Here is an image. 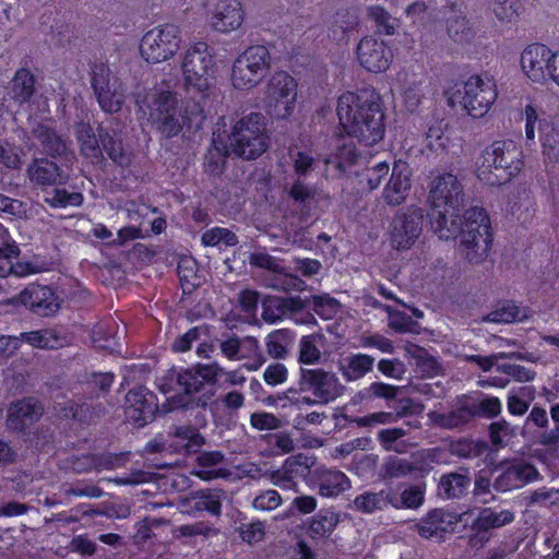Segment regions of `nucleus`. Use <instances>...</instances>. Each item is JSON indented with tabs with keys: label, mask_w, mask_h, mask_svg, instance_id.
Listing matches in <instances>:
<instances>
[{
	"label": "nucleus",
	"mask_w": 559,
	"mask_h": 559,
	"mask_svg": "<svg viewBox=\"0 0 559 559\" xmlns=\"http://www.w3.org/2000/svg\"><path fill=\"white\" fill-rule=\"evenodd\" d=\"M201 243L204 247H216L221 243L227 247H234L238 243V237L227 228L213 227L202 234Z\"/></svg>",
	"instance_id": "49530a36"
},
{
	"label": "nucleus",
	"mask_w": 559,
	"mask_h": 559,
	"mask_svg": "<svg viewBox=\"0 0 559 559\" xmlns=\"http://www.w3.org/2000/svg\"><path fill=\"white\" fill-rule=\"evenodd\" d=\"M300 385L311 391L314 400L301 396L300 392L297 390L289 389L282 395H278L276 400L269 397L267 403L270 405H278V402L284 401L280 404L282 407H286L287 403L297 405L298 407H300L301 404H328L335 401L344 393L345 386L340 382L338 378L330 371H325L322 368H300Z\"/></svg>",
	"instance_id": "0eeeda50"
},
{
	"label": "nucleus",
	"mask_w": 559,
	"mask_h": 559,
	"mask_svg": "<svg viewBox=\"0 0 559 559\" xmlns=\"http://www.w3.org/2000/svg\"><path fill=\"white\" fill-rule=\"evenodd\" d=\"M27 177L34 186L40 189L64 186L70 179L68 170L48 157L33 158L27 166Z\"/></svg>",
	"instance_id": "5701e85b"
},
{
	"label": "nucleus",
	"mask_w": 559,
	"mask_h": 559,
	"mask_svg": "<svg viewBox=\"0 0 559 559\" xmlns=\"http://www.w3.org/2000/svg\"><path fill=\"white\" fill-rule=\"evenodd\" d=\"M461 249L472 264L481 263L488 255L493 234L490 217L480 206H473L463 214L460 227Z\"/></svg>",
	"instance_id": "6e6552de"
},
{
	"label": "nucleus",
	"mask_w": 559,
	"mask_h": 559,
	"mask_svg": "<svg viewBox=\"0 0 559 559\" xmlns=\"http://www.w3.org/2000/svg\"><path fill=\"white\" fill-rule=\"evenodd\" d=\"M271 53L264 45L247 47L233 62L230 81L235 88L248 91L259 85L271 68Z\"/></svg>",
	"instance_id": "9b49d317"
},
{
	"label": "nucleus",
	"mask_w": 559,
	"mask_h": 559,
	"mask_svg": "<svg viewBox=\"0 0 559 559\" xmlns=\"http://www.w3.org/2000/svg\"><path fill=\"white\" fill-rule=\"evenodd\" d=\"M76 139L81 153L86 157H98L102 155L100 141L90 124H81L76 131Z\"/></svg>",
	"instance_id": "37998d69"
},
{
	"label": "nucleus",
	"mask_w": 559,
	"mask_h": 559,
	"mask_svg": "<svg viewBox=\"0 0 559 559\" xmlns=\"http://www.w3.org/2000/svg\"><path fill=\"white\" fill-rule=\"evenodd\" d=\"M281 495L274 489L260 491L253 499L252 506L259 511H273L282 504Z\"/></svg>",
	"instance_id": "bf43d9fd"
},
{
	"label": "nucleus",
	"mask_w": 559,
	"mask_h": 559,
	"mask_svg": "<svg viewBox=\"0 0 559 559\" xmlns=\"http://www.w3.org/2000/svg\"><path fill=\"white\" fill-rule=\"evenodd\" d=\"M373 362L374 359L371 356L359 353L341 360L340 371L347 382L356 381L371 370Z\"/></svg>",
	"instance_id": "4c0bfd02"
},
{
	"label": "nucleus",
	"mask_w": 559,
	"mask_h": 559,
	"mask_svg": "<svg viewBox=\"0 0 559 559\" xmlns=\"http://www.w3.org/2000/svg\"><path fill=\"white\" fill-rule=\"evenodd\" d=\"M175 437L181 443L186 453H197L204 444V437L197 428L191 426L177 427Z\"/></svg>",
	"instance_id": "de8ad7c7"
},
{
	"label": "nucleus",
	"mask_w": 559,
	"mask_h": 559,
	"mask_svg": "<svg viewBox=\"0 0 559 559\" xmlns=\"http://www.w3.org/2000/svg\"><path fill=\"white\" fill-rule=\"evenodd\" d=\"M259 301L260 294L254 289L246 288L239 293V308L247 317H255Z\"/></svg>",
	"instance_id": "69168bd1"
},
{
	"label": "nucleus",
	"mask_w": 559,
	"mask_h": 559,
	"mask_svg": "<svg viewBox=\"0 0 559 559\" xmlns=\"http://www.w3.org/2000/svg\"><path fill=\"white\" fill-rule=\"evenodd\" d=\"M426 483L411 485L401 493V503L405 509H418L425 502Z\"/></svg>",
	"instance_id": "603ef678"
},
{
	"label": "nucleus",
	"mask_w": 559,
	"mask_h": 559,
	"mask_svg": "<svg viewBox=\"0 0 559 559\" xmlns=\"http://www.w3.org/2000/svg\"><path fill=\"white\" fill-rule=\"evenodd\" d=\"M225 492L219 488H207L193 491L185 502L192 513H207L219 516Z\"/></svg>",
	"instance_id": "2f4dec72"
},
{
	"label": "nucleus",
	"mask_w": 559,
	"mask_h": 559,
	"mask_svg": "<svg viewBox=\"0 0 559 559\" xmlns=\"http://www.w3.org/2000/svg\"><path fill=\"white\" fill-rule=\"evenodd\" d=\"M311 310L322 320L334 319L341 310V302L330 294L312 295Z\"/></svg>",
	"instance_id": "79ce46f5"
},
{
	"label": "nucleus",
	"mask_w": 559,
	"mask_h": 559,
	"mask_svg": "<svg viewBox=\"0 0 559 559\" xmlns=\"http://www.w3.org/2000/svg\"><path fill=\"white\" fill-rule=\"evenodd\" d=\"M44 414L43 404L34 396H25L12 402L8 407L7 427L17 433L25 432Z\"/></svg>",
	"instance_id": "412c9836"
},
{
	"label": "nucleus",
	"mask_w": 559,
	"mask_h": 559,
	"mask_svg": "<svg viewBox=\"0 0 559 559\" xmlns=\"http://www.w3.org/2000/svg\"><path fill=\"white\" fill-rule=\"evenodd\" d=\"M416 531L425 539L443 542L454 531V512L432 509L416 524Z\"/></svg>",
	"instance_id": "393cba45"
},
{
	"label": "nucleus",
	"mask_w": 559,
	"mask_h": 559,
	"mask_svg": "<svg viewBox=\"0 0 559 559\" xmlns=\"http://www.w3.org/2000/svg\"><path fill=\"white\" fill-rule=\"evenodd\" d=\"M514 521V513L510 510L496 511L491 508L481 510L478 516L473 521V531L476 532L471 537L469 544L473 547L483 546L488 540L487 532L490 528H499Z\"/></svg>",
	"instance_id": "cd10ccee"
},
{
	"label": "nucleus",
	"mask_w": 559,
	"mask_h": 559,
	"mask_svg": "<svg viewBox=\"0 0 559 559\" xmlns=\"http://www.w3.org/2000/svg\"><path fill=\"white\" fill-rule=\"evenodd\" d=\"M267 98L270 114L276 119L288 118L294 109L297 98V82L285 71L275 72L267 84Z\"/></svg>",
	"instance_id": "4468645a"
},
{
	"label": "nucleus",
	"mask_w": 559,
	"mask_h": 559,
	"mask_svg": "<svg viewBox=\"0 0 559 559\" xmlns=\"http://www.w3.org/2000/svg\"><path fill=\"white\" fill-rule=\"evenodd\" d=\"M115 374L111 372H92L79 380L78 386L72 391L73 397L64 403H58L55 409L58 416L71 420L80 427H87L96 423L105 412L100 397H105L114 383Z\"/></svg>",
	"instance_id": "7ed1b4c3"
},
{
	"label": "nucleus",
	"mask_w": 559,
	"mask_h": 559,
	"mask_svg": "<svg viewBox=\"0 0 559 559\" xmlns=\"http://www.w3.org/2000/svg\"><path fill=\"white\" fill-rule=\"evenodd\" d=\"M123 453H82L72 455L67 460V468L76 474L90 473L92 471H111L124 464Z\"/></svg>",
	"instance_id": "b1692460"
},
{
	"label": "nucleus",
	"mask_w": 559,
	"mask_h": 559,
	"mask_svg": "<svg viewBox=\"0 0 559 559\" xmlns=\"http://www.w3.org/2000/svg\"><path fill=\"white\" fill-rule=\"evenodd\" d=\"M12 343H7L11 349H17L20 342L31 345L34 349H61L68 346L66 336H61L56 329H44L31 332H22L20 337H12Z\"/></svg>",
	"instance_id": "7c9ffc66"
},
{
	"label": "nucleus",
	"mask_w": 559,
	"mask_h": 559,
	"mask_svg": "<svg viewBox=\"0 0 559 559\" xmlns=\"http://www.w3.org/2000/svg\"><path fill=\"white\" fill-rule=\"evenodd\" d=\"M245 19L242 4L238 0H218L211 15L213 29L229 33L238 29Z\"/></svg>",
	"instance_id": "c85d7f7f"
},
{
	"label": "nucleus",
	"mask_w": 559,
	"mask_h": 559,
	"mask_svg": "<svg viewBox=\"0 0 559 559\" xmlns=\"http://www.w3.org/2000/svg\"><path fill=\"white\" fill-rule=\"evenodd\" d=\"M296 334L289 329L271 332L266 336V349H289L294 346Z\"/></svg>",
	"instance_id": "6e6d98bb"
},
{
	"label": "nucleus",
	"mask_w": 559,
	"mask_h": 559,
	"mask_svg": "<svg viewBox=\"0 0 559 559\" xmlns=\"http://www.w3.org/2000/svg\"><path fill=\"white\" fill-rule=\"evenodd\" d=\"M411 357L416 359V366L423 377L433 378L439 374L441 366L439 361L428 356L429 352H407Z\"/></svg>",
	"instance_id": "864d4df0"
},
{
	"label": "nucleus",
	"mask_w": 559,
	"mask_h": 559,
	"mask_svg": "<svg viewBox=\"0 0 559 559\" xmlns=\"http://www.w3.org/2000/svg\"><path fill=\"white\" fill-rule=\"evenodd\" d=\"M520 8V0H497L493 12L498 20L511 22L519 16Z\"/></svg>",
	"instance_id": "338daca9"
},
{
	"label": "nucleus",
	"mask_w": 559,
	"mask_h": 559,
	"mask_svg": "<svg viewBox=\"0 0 559 559\" xmlns=\"http://www.w3.org/2000/svg\"><path fill=\"white\" fill-rule=\"evenodd\" d=\"M32 133L38 141L41 152L47 157L58 159L67 154L68 146L66 141L51 126L39 122L33 128Z\"/></svg>",
	"instance_id": "473e14b6"
},
{
	"label": "nucleus",
	"mask_w": 559,
	"mask_h": 559,
	"mask_svg": "<svg viewBox=\"0 0 559 559\" xmlns=\"http://www.w3.org/2000/svg\"><path fill=\"white\" fill-rule=\"evenodd\" d=\"M528 318L527 309L519 306L513 300H504L489 312L485 320L493 323H512Z\"/></svg>",
	"instance_id": "58836bf2"
},
{
	"label": "nucleus",
	"mask_w": 559,
	"mask_h": 559,
	"mask_svg": "<svg viewBox=\"0 0 559 559\" xmlns=\"http://www.w3.org/2000/svg\"><path fill=\"white\" fill-rule=\"evenodd\" d=\"M407 435V430L401 427L385 428L378 432L377 439L386 451H400L395 443Z\"/></svg>",
	"instance_id": "e2e57ef3"
},
{
	"label": "nucleus",
	"mask_w": 559,
	"mask_h": 559,
	"mask_svg": "<svg viewBox=\"0 0 559 559\" xmlns=\"http://www.w3.org/2000/svg\"><path fill=\"white\" fill-rule=\"evenodd\" d=\"M177 274L185 294L192 293L200 285L194 259H180L177 265Z\"/></svg>",
	"instance_id": "a19ab883"
},
{
	"label": "nucleus",
	"mask_w": 559,
	"mask_h": 559,
	"mask_svg": "<svg viewBox=\"0 0 559 559\" xmlns=\"http://www.w3.org/2000/svg\"><path fill=\"white\" fill-rule=\"evenodd\" d=\"M538 121L539 138L543 154L550 162L559 163V120L548 117L538 120V115L533 105L525 106V136L526 140L535 139V123Z\"/></svg>",
	"instance_id": "2eb2a0df"
},
{
	"label": "nucleus",
	"mask_w": 559,
	"mask_h": 559,
	"mask_svg": "<svg viewBox=\"0 0 559 559\" xmlns=\"http://www.w3.org/2000/svg\"><path fill=\"white\" fill-rule=\"evenodd\" d=\"M11 97L19 106L29 104L36 94V76L27 68H19L12 80Z\"/></svg>",
	"instance_id": "f704fd0d"
},
{
	"label": "nucleus",
	"mask_w": 559,
	"mask_h": 559,
	"mask_svg": "<svg viewBox=\"0 0 559 559\" xmlns=\"http://www.w3.org/2000/svg\"><path fill=\"white\" fill-rule=\"evenodd\" d=\"M99 107L109 114L118 112L123 104L122 94L118 93L117 87L110 90H93Z\"/></svg>",
	"instance_id": "8fccbe9b"
},
{
	"label": "nucleus",
	"mask_w": 559,
	"mask_h": 559,
	"mask_svg": "<svg viewBox=\"0 0 559 559\" xmlns=\"http://www.w3.org/2000/svg\"><path fill=\"white\" fill-rule=\"evenodd\" d=\"M98 136L102 152L104 151L108 158L121 167L129 166L130 156L124 152L120 140H117L108 130L102 127L98 128Z\"/></svg>",
	"instance_id": "ea45409f"
},
{
	"label": "nucleus",
	"mask_w": 559,
	"mask_h": 559,
	"mask_svg": "<svg viewBox=\"0 0 559 559\" xmlns=\"http://www.w3.org/2000/svg\"><path fill=\"white\" fill-rule=\"evenodd\" d=\"M336 115L344 132L364 146H373L385 134V111L374 88L346 91L337 97Z\"/></svg>",
	"instance_id": "f03ea898"
},
{
	"label": "nucleus",
	"mask_w": 559,
	"mask_h": 559,
	"mask_svg": "<svg viewBox=\"0 0 559 559\" xmlns=\"http://www.w3.org/2000/svg\"><path fill=\"white\" fill-rule=\"evenodd\" d=\"M416 413V405L411 399L400 401L395 412H374L365 416H349L341 414L335 416V425L340 427H372L396 423L399 419Z\"/></svg>",
	"instance_id": "6ab92c4d"
},
{
	"label": "nucleus",
	"mask_w": 559,
	"mask_h": 559,
	"mask_svg": "<svg viewBox=\"0 0 559 559\" xmlns=\"http://www.w3.org/2000/svg\"><path fill=\"white\" fill-rule=\"evenodd\" d=\"M461 104L473 118L484 117L497 99L498 92L492 79L474 74L464 82Z\"/></svg>",
	"instance_id": "ddd939ff"
},
{
	"label": "nucleus",
	"mask_w": 559,
	"mask_h": 559,
	"mask_svg": "<svg viewBox=\"0 0 559 559\" xmlns=\"http://www.w3.org/2000/svg\"><path fill=\"white\" fill-rule=\"evenodd\" d=\"M378 369L383 376L396 380L403 379L405 372L407 371L405 364L396 358L380 359L378 362Z\"/></svg>",
	"instance_id": "774afa93"
},
{
	"label": "nucleus",
	"mask_w": 559,
	"mask_h": 559,
	"mask_svg": "<svg viewBox=\"0 0 559 559\" xmlns=\"http://www.w3.org/2000/svg\"><path fill=\"white\" fill-rule=\"evenodd\" d=\"M84 201L81 192H69L66 189L56 188L51 198L46 202L55 209H66L68 206H81Z\"/></svg>",
	"instance_id": "09e8293b"
},
{
	"label": "nucleus",
	"mask_w": 559,
	"mask_h": 559,
	"mask_svg": "<svg viewBox=\"0 0 559 559\" xmlns=\"http://www.w3.org/2000/svg\"><path fill=\"white\" fill-rule=\"evenodd\" d=\"M212 144L222 160L230 154L248 160L260 157L269 146L264 117L260 112L242 117L234 124L228 143L213 138Z\"/></svg>",
	"instance_id": "39448f33"
},
{
	"label": "nucleus",
	"mask_w": 559,
	"mask_h": 559,
	"mask_svg": "<svg viewBox=\"0 0 559 559\" xmlns=\"http://www.w3.org/2000/svg\"><path fill=\"white\" fill-rule=\"evenodd\" d=\"M180 29L177 25L166 23L147 31L140 41L141 57L150 63H159L170 59L179 49Z\"/></svg>",
	"instance_id": "f8f14e48"
},
{
	"label": "nucleus",
	"mask_w": 559,
	"mask_h": 559,
	"mask_svg": "<svg viewBox=\"0 0 559 559\" xmlns=\"http://www.w3.org/2000/svg\"><path fill=\"white\" fill-rule=\"evenodd\" d=\"M528 506L540 504V506H552L559 503V489L540 487L532 490L525 497Z\"/></svg>",
	"instance_id": "4d7b16f0"
},
{
	"label": "nucleus",
	"mask_w": 559,
	"mask_h": 559,
	"mask_svg": "<svg viewBox=\"0 0 559 559\" xmlns=\"http://www.w3.org/2000/svg\"><path fill=\"white\" fill-rule=\"evenodd\" d=\"M150 117L156 129L166 138L177 136L183 128L199 130L205 120L200 103H187L179 108L177 94L170 91L154 94L150 105Z\"/></svg>",
	"instance_id": "20e7f679"
},
{
	"label": "nucleus",
	"mask_w": 559,
	"mask_h": 559,
	"mask_svg": "<svg viewBox=\"0 0 559 559\" xmlns=\"http://www.w3.org/2000/svg\"><path fill=\"white\" fill-rule=\"evenodd\" d=\"M390 173V165L386 162L377 163L374 166L369 167L365 171V180L367 181L369 190L378 189Z\"/></svg>",
	"instance_id": "680f3d73"
},
{
	"label": "nucleus",
	"mask_w": 559,
	"mask_h": 559,
	"mask_svg": "<svg viewBox=\"0 0 559 559\" xmlns=\"http://www.w3.org/2000/svg\"><path fill=\"white\" fill-rule=\"evenodd\" d=\"M431 471V466L425 462L412 463L397 456L388 457L379 469V476L383 480L414 475V478L424 479Z\"/></svg>",
	"instance_id": "c756f323"
},
{
	"label": "nucleus",
	"mask_w": 559,
	"mask_h": 559,
	"mask_svg": "<svg viewBox=\"0 0 559 559\" xmlns=\"http://www.w3.org/2000/svg\"><path fill=\"white\" fill-rule=\"evenodd\" d=\"M216 371L211 366H198L194 370H185L177 377L182 394L171 396L159 409L155 393L145 386L131 389L126 395L124 414L129 421L142 428L152 423L158 413L174 409L206 408L215 394Z\"/></svg>",
	"instance_id": "f257e3e1"
},
{
	"label": "nucleus",
	"mask_w": 559,
	"mask_h": 559,
	"mask_svg": "<svg viewBox=\"0 0 559 559\" xmlns=\"http://www.w3.org/2000/svg\"><path fill=\"white\" fill-rule=\"evenodd\" d=\"M338 524V515L331 510H320L309 525L313 537L329 536Z\"/></svg>",
	"instance_id": "c03bdc74"
},
{
	"label": "nucleus",
	"mask_w": 559,
	"mask_h": 559,
	"mask_svg": "<svg viewBox=\"0 0 559 559\" xmlns=\"http://www.w3.org/2000/svg\"><path fill=\"white\" fill-rule=\"evenodd\" d=\"M411 177L408 164L401 159L395 160L382 192V199L388 205L397 206L405 202L412 187Z\"/></svg>",
	"instance_id": "a878e982"
},
{
	"label": "nucleus",
	"mask_w": 559,
	"mask_h": 559,
	"mask_svg": "<svg viewBox=\"0 0 559 559\" xmlns=\"http://www.w3.org/2000/svg\"><path fill=\"white\" fill-rule=\"evenodd\" d=\"M223 460L224 454L218 450L201 452L197 457L199 469L194 472V475L202 480H212L226 476L224 468H215Z\"/></svg>",
	"instance_id": "e433bc0d"
},
{
	"label": "nucleus",
	"mask_w": 559,
	"mask_h": 559,
	"mask_svg": "<svg viewBox=\"0 0 559 559\" xmlns=\"http://www.w3.org/2000/svg\"><path fill=\"white\" fill-rule=\"evenodd\" d=\"M283 466L294 480H297V478H304L310 473V465L307 462V457L301 454L287 457Z\"/></svg>",
	"instance_id": "0e129e2a"
},
{
	"label": "nucleus",
	"mask_w": 559,
	"mask_h": 559,
	"mask_svg": "<svg viewBox=\"0 0 559 559\" xmlns=\"http://www.w3.org/2000/svg\"><path fill=\"white\" fill-rule=\"evenodd\" d=\"M17 301L34 314L48 318L59 311L62 299L52 286L32 283L20 292Z\"/></svg>",
	"instance_id": "f3484780"
},
{
	"label": "nucleus",
	"mask_w": 559,
	"mask_h": 559,
	"mask_svg": "<svg viewBox=\"0 0 559 559\" xmlns=\"http://www.w3.org/2000/svg\"><path fill=\"white\" fill-rule=\"evenodd\" d=\"M250 425L257 430H276L282 427V419L272 413L255 412L250 416Z\"/></svg>",
	"instance_id": "052dcab7"
},
{
	"label": "nucleus",
	"mask_w": 559,
	"mask_h": 559,
	"mask_svg": "<svg viewBox=\"0 0 559 559\" xmlns=\"http://www.w3.org/2000/svg\"><path fill=\"white\" fill-rule=\"evenodd\" d=\"M318 491L322 497H337L350 487L345 473L338 469L321 468L316 471Z\"/></svg>",
	"instance_id": "72a5a7b5"
},
{
	"label": "nucleus",
	"mask_w": 559,
	"mask_h": 559,
	"mask_svg": "<svg viewBox=\"0 0 559 559\" xmlns=\"http://www.w3.org/2000/svg\"><path fill=\"white\" fill-rule=\"evenodd\" d=\"M356 53L360 66L372 73L389 69L393 59L391 47L383 39L373 36L362 37L357 45Z\"/></svg>",
	"instance_id": "a211bd4d"
},
{
	"label": "nucleus",
	"mask_w": 559,
	"mask_h": 559,
	"mask_svg": "<svg viewBox=\"0 0 559 559\" xmlns=\"http://www.w3.org/2000/svg\"><path fill=\"white\" fill-rule=\"evenodd\" d=\"M514 436V429L506 419L489 425V438L493 447L502 448Z\"/></svg>",
	"instance_id": "3c124183"
},
{
	"label": "nucleus",
	"mask_w": 559,
	"mask_h": 559,
	"mask_svg": "<svg viewBox=\"0 0 559 559\" xmlns=\"http://www.w3.org/2000/svg\"><path fill=\"white\" fill-rule=\"evenodd\" d=\"M305 300L299 296L280 297L266 296L262 300V319L267 323H275L287 317H296L302 313Z\"/></svg>",
	"instance_id": "bb28decb"
},
{
	"label": "nucleus",
	"mask_w": 559,
	"mask_h": 559,
	"mask_svg": "<svg viewBox=\"0 0 559 559\" xmlns=\"http://www.w3.org/2000/svg\"><path fill=\"white\" fill-rule=\"evenodd\" d=\"M368 15L374 22L377 32L385 35H393L395 27L391 22V14L381 5H372L369 8Z\"/></svg>",
	"instance_id": "5fc2aeb1"
},
{
	"label": "nucleus",
	"mask_w": 559,
	"mask_h": 559,
	"mask_svg": "<svg viewBox=\"0 0 559 559\" xmlns=\"http://www.w3.org/2000/svg\"><path fill=\"white\" fill-rule=\"evenodd\" d=\"M397 394V386L384 382H372L357 393V397L362 403H370L374 399L394 400Z\"/></svg>",
	"instance_id": "a18cd8bd"
},
{
	"label": "nucleus",
	"mask_w": 559,
	"mask_h": 559,
	"mask_svg": "<svg viewBox=\"0 0 559 559\" xmlns=\"http://www.w3.org/2000/svg\"><path fill=\"white\" fill-rule=\"evenodd\" d=\"M354 504L358 511L364 513H373L374 511L383 510L389 506L399 508L396 493L391 489L358 495L354 500Z\"/></svg>",
	"instance_id": "c9c22d12"
},
{
	"label": "nucleus",
	"mask_w": 559,
	"mask_h": 559,
	"mask_svg": "<svg viewBox=\"0 0 559 559\" xmlns=\"http://www.w3.org/2000/svg\"><path fill=\"white\" fill-rule=\"evenodd\" d=\"M187 91L197 92L206 98L215 82V55L205 41L194 43L185 53L181 63Z\"/></svg>",
	"instance_id": "1a4fd4ad"
},
{
	"label": "nucleus",
	"mask_w": 559,
	"mask_h": 559,
	"mask_svg": "<svg viewBox=\"0 0 559 559\" xmlns=\"http://www.w3.org/2000/svg\"><path fill=\"white\" fill-rule=\"evenodd\" d=\"M524 167L522 147L513 141H495L483 152V164L477 177L488 186H502L512 180Z\"/></svg>",
	"instance_id": "423d86ee"
},
{
	"label": "nucleus",
	"mask_w": 559,
	"mask_h": 559,
	"mask_svg": "<svg viewBox=\"0 0 559 559\" xmlns=\"http://www.w3.org/2000/svg\"><path fill=\"white\" fill-rule=\"evenodd\" d=\"M424 214L418 207L399 212L391 224L390 242L392 248L402 251L409 249L423 230Z\"/></svg>",
	"instance_id": "dca6fc26"
},
{
	"label": "nucleus",
	"mask_w": 559,
	"mask_h": 559,
	"mask_svg": "<svg viewBox=\"0 0 559 559\" xmlns=\"http://www.w3.org/2000/svg\"><path fill=\"white\" fill-rule=\"evenodd\" d=\"M454 175L437 176L429 191L431 227L440 239H454Z\"/></svg>",
	"instance_id": "9d476101"
},
{
	"label": "nucleus",
	"mask_w": 559,
	"mask_h": 559,
	"mask_svg": "<svg viewBox=\"0 0 559 559\" xmlns=\"http://www.w3.org/2000/svg\"><path fill=\"white\" fill-rule=\"evenodd\" d=\"M495 478L493 487L502 492L521 488L528 483L542 478L537 468L524 460L503 464Z\"/></svg>",
	"instance_id": "aec40b11"
},
{
	"label": "nucleus",
	"mask_w": 559,
	"mask_h": 559,
	"mask_svg": "<svg viewBox=\"0 0 559 559\" xmlns=\"http://www.w3.org/2000/svg\"><path fill=\"white\" fill-rule=\"evenodd\" d=\"M552 50L540 43L528 45L521 53V68L526 76L535 83L548 81Z\"/></svg>",
	"instance_id": "4be33fe9"
},
{
	"label": "nucleus",
	"mask_w": 559,
	"mask_h": 559,
	"mask_svg": "<svg viewBox=\"0 0 559 559\" xmlns=\"http://www.w3.org/2000/svg\"><path fill=\"white\" fill-rule=\"evenodd\" d=\"M110 76L111 71L107 63H94V66L92 67L91 78V84L93 90H110L115 87V84H111Z\"/></svg>",
	"instance_id": "13d9d810"
}]
</instances>
